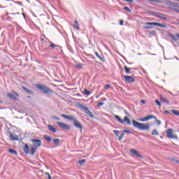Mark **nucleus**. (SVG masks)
<instances>
[{"instance_id": "nucleus-8", "label": "nucleus", "mask_w": 179, "mask_h": 179, "mask_svg": "<svg viewBox=\"0 0 179 179\" xmlns=\"http://www.w3.org/2000/svg\"><path fill=\"white\" fill-rule=\"evenodd\" d=\"M31 142L34 143V147L35 148H40L41 146V140L37 139V138H34L31 140Z\"/></svg>"}, {"instance_id": "nucleus-45", "label": "nucleus", "mask_w": 179, "mask_h": 179, "mask_svg": "<svg viewBox=\"0 0 179 179\" xmlns=\"http://www.w3.org/2000/svg\"><path fill=\"white\" fill-rule=\"evenodd\" d=\"M125 2H129V3H133L134 2V0H123Z\"/></svg>"}, {"instance_id": "nucleus-6", "label": "nucleus", "mask_w": 179, "mask_h": 179, "mask_svg": "<svg viewBox=\"0 0 179 179\" xmlns=\"http://www.w3.org/2000/svg\"><path fill=\"white\" fill-rule=\"evenodd\" d=\"M57 124L59 127V128H62V129H66V131H69L71 129V126L62 122H57Z\"/></svg>"}, {"instance_id": "nucleus-46", "label": "nucleus", "mask_w": 179, "mask_h": 179, "mask_svg": "<svg viewBox=\"0 0 179 179\" xmlns=\"http://www.w3.org/2000/svg\"><path fill=\"white\" fill-rule=\"evenodd\" d=\"M76 68H78V69H80L82 68V64H77Z\"/></svg>"}, {"instance_id": "nucleus-24", "label": "nucleus", "mask_w": 179, "mask_h": 179, "mask_svg": "<svg viewBox=\"0 0 179 179\" xmlns=\"http://www.w3.org/2000/svg\"><path fill=\"white\" fill-rule=\"evenodd\" d=\"M44 139H45L47 141V142H51V141H52V138H51L49 136H48L47 134H45L43 136Z\"/></svg>"}, {"instance_id": "nucleus-3", "label": "nucleus", "mask_w": 179, "mask_h": 179, "mask_svg": "<svg viewBox=\"0 0 179 179\" xmlns=\"http://www.w3.org/2000/svg\"><path fill=\"white\" fill-rule=\"evenodd\" d=\"M79 108L82 111H83V113H85V114H87L90 117V118H94V115H93L92 111H90V110H89V108L83 106V104H80L79 105Z\"/></svg>"}, {"instance_id": "nucleus-50", "label": "nucleus", "mask_w": 179, "mask_h": 179, "mask_svg": "<svg viewBox=\"0 0 179 179\" xmlns=\"http://www.w3.org/2000/svg\"><path fill=\"white\" fill-rule=\"evenodd\" d=\"M120 26H122L124 24V20H121L120 22Z\"/></svg>"}, {"instance_id": "nucleus-10", "label": "nucleus", "mask_w": 179, "mask_h": 179, "mask_svg": "<svg viewBox=\"0 0 179 179\" xmlns=\"http://www.w3.org/2000/svg\"><path fill=\"white\" fill-rule=\"evenodd\" d=\"M7 96L12 99V100H17V97H19V94L17 92H14V94L8 93Z\"/></svg>"}, {"instance_id": "nucleus-26", "label": "nucleus", "mask_w": 179, "mask_h": 179, "mask_svg": "<svg viewBox=\"0 0 179 179\" xmlns=\"http://www.w3.org/2000/svg\"><path fill=\"white\" fill-rule=\"evenodd\" d=\"M131 68H128L127 66H124V71H125V73L128 75L129 73H131Z\"/></svg>"}, {"instance_id": "nucleus-23", "label": "nucleus", "mask_w": 179, "mask_h": 179, "mask_svg": "<svg viewBox=\"0 0 179 179\" xmlns=\"http://www.w3.org/2000/svg\"><path fill=\"white\" fill-rule=\"evenodd\" d=\"M95 55L96 57H97V58H99V59H100V61H102V62H104V57H101L99 54V52H96Z\"/></svg>"}, {"instance_id": "nucleus-57", "label": "nucleus", "mask_w": 179, "mask_h": 179, "mask_svg": "<svg viewBox=\"0 0 179 179\" xmlns=\"http://www.w3.org/2000/svg\"><path fill=\"white\" fill-rule=\"evenodd\" d=\"M10 15H16V13H10Z\"/></svg>"}, {"instance_id": "nucleus-22", "label": "nucleus", "mask_w": 179, "mask_h": 179, "mask_svg": "<svg viewBox=\"0 0 179 179\" xmlns=\"http://www.w3.org/2000/svg\"><path fill=\"white\" fill-rule=\"evenodd\" d=\"M152 135L154 136H159V131L156 129H152Z\"/></svg>"}, {"instance_id": "nucleus-53", "label": "nucleus", "mask_w": 179, "mask_h": 179, "mask_svg": "<svg viewBox=\"0 0 179 179\" xmlns=\"http://www.w3.org/2000/svg\"><path fill=\"white\" fill-rule=\"evenodd\" d=\"M147 54H148L149 55H156V54H152L150 52H147Z\"/></svg>"}, {"instance_id": "nucleus-60", "label": "nucleus", "mask_w": 179, "mask_h": 179, "mask_svg": "<svg viewBox=\"0 0 179 179\" xmlns=\"http://www.w3.org/2000/svg\"><path fill=\"white\" fill-rule=\"evenodd\" d=\"M17 15H19V13H17Z\"/></svg>"}, {"instance_id": "nucleus-14", "label": "nucleus", "mask_w": 179, "mask_h": 179, "mask_svg": "<svg viewBox=\"0 0 179 179\" xmlns=\"http://www.w3.org/2000/svg\"><path fill=\"white\" fill-rule=\"evenodd\" d=\"M22 89L23 90H24V92H27L28 94H31V95L34 94V92L33 90H29L27 87L24 86H22Z\"/></svg>"}, {"instance_id": "nucleus-31", "label": "nucleus", "mask_w": 179, "mask_h": 179, "mask_svg": "<svg viewBox=\"0 0 179 179\" xmlns=\"http://www.w3.org/2000/svg\"><path fill=\"white\" fill-rule=\"evenodd\" d=\"M172 113L175 115H178L179 116V111L178 110H172Z\"/></svg>"}, {"instance_id": "nucleus-44", "label": "nucleus", "mask_w": 179, "mask_h": 179, "mask_svg": "<svg viewBox=\"0 0 179 179\" xmlns=\"http://www.w3.org/2000/svg\"><path fill=\"white\" fill-rule=\"evenodd\" d=\"M124 134H131V131L129 130H123Z\"/></svg>"}, {"instance_id": "nucleus-33", "label": "nucleus", "mask_w": 179, "mask_h": 179, "mask_svg": "<svg viewBox=\"0 0 179 179\" xmlns=\"http://www.w3.org/2000/svg\"><path fill=\"white\" fill-rule=\"evenodd\" d=\"M158 27H162L163 29H166V27H167V26L166 24H163L162 23H159Z\"/></svg>"}, {"instance_id": "nucleus-41", "label": "nucleus", "mask_w": 179, "mask_h": 179, "mask_svg": "<svg viewBox=\"0 0 179 179\" xmlns=\"http://www.w3.org/2000/svg\"><path fill=\"white\" fill-rule=\"evenodd\" d=\"M84 93L85 94H87V96H89V94H90V92H89V90H85Z\"/></svg>"}, {"instance_id": "nucleus-43", "label": "nucleus", "mask_w": 179, "mask_h": 179, "mask_svg": "<svg viewBox=\"0 0 179 179\" xmlns=\"http://www.w3.org/2000/svg\"><path fill=\"white\" fill-rule=\"evenodd\" d=\"M124 138V133H122L120 136H119V141H122V138Z\"/></svg>"}, {"instance_id": "nucleus-21", "label": "nucleus", "mask_w": 179, "mask_h": 179, "mask_svg": "<svg viewBox=\"0 0 179 179\" xmlns=\"http://www.w3.org/2000/svg\"><path fill=\"white\" fill-rule=\"evenodd\" d=\"M9 153H10V155H15V156H17V151L10 148L8 150Z\"/></svg>"}, {"instance_id": "nucleus-42", "label": "nucleus", "mask_w": 179, "mask_h": 179, "mask_svg": "<svg viewBox=\"0 0 179 179\" xmlns=\"http://www.w3.org/2000/svg\"><path fill=\"white\" fill-rule=\"evenodd\" d=\"M52 119L53 120H55L56 121H59L61 119L57 116H53L52 117Z\"/></svg>"}, {"instance_id": "nucleus-47", "label": "nucleus", "mask_w": 179, "mask_h": 179, "mask_svg": "<svg viewBox=\"0 0 179 179\" xmlns=\"http://www.w3.org/2000/svg\"><path fill=\"white\" fill-rule=\"evenodd\" d=\"M144 29H152V27H150V26H145Z\"/></svg>"}, {"instance_id": "nucleus-40", "label": "nucleus", "mask_w": 179, "mask_h": 179, "mask_svg": "<svg viewBox=\"0 0 179 179\" xmlns=\"http://www.w3.org/2000/svg\"><path fill=\"white\" fill-rule=\"evenodd\" d=\"M110 87H111V85H110L109 84H106L104 85V89H110Z\"/></svg>"}, {"instance_id": "nucleus-52", "label": "nucleus", "mask_w": 179, "mask_h": 179, "mask_svg": "<svg viewBox=\"0 0 179 179\" xmlns=\"http://www.w3.org/2000/svg\"><path fill=\"white\" fill-rule=\"evenodd\" d=\"M164 114H170V111H169V110H164Z\"/></svg>"}, {"instance_id": "nucleus-25", "label": "nucleus", "mask_w": 179, "mask_h": 179, "mask_svg": "<svg viewBox=\"0 0 179 179\" xmlns=\"http://www.w3.org/2000/svg\"><path fill=\"white\" fill-rule=\"evenodd\" d=\"M36 150H37V148L33 145V147L31 148V155L33 156L34 153H36Z\"/></svg>"}, {"instance_id": "nucleus-58", "label": "nucleus", "mask_w": 179, "mask_h": 179, "mask_svg": "<svg viewBox=\"0 0 179 179\" xmlns=\"http://www.w3.org/2000/svg\"><path fill=\"white\" fill-rule=\"evenodd\" d=\"M154 33H155V31H152V34H153Z\"/></svg>"}, {"instance_id": "nucleus-59", "label": "nucleus", "mask_w": 179, "mask_h": 179, "mask_svg": "<svg viewBox=\"0 0 179 179\" xmlns=\"http://www.w3.org/2000/svg\"><path fill=\"white\" fill-rule=\"evenodd\" d=\"M41 41H44V38H41Z\"/></svg>"}, {"instance_id": "nucleus-9", "label": "nucleus", "mask_w": 179, "mask_h": 179, "mask_svg": "<svg viewBox=\"0 0 179 179\" xmlns=\"http://www.w3.org/2000/svg\"><path fill=\"white\" fill-rule=\"evenodd\" d=\"M124 80L127 83H134L135 82V78L130 76H124Z\"/></svg>"}, {"instance_id": "nucleus-28", "label": "nucleus", "mask_w": 179, "mask_h": 179, "mask_svg": "<svg viewBox=\"0 0 179 179\" xmlns=\"http://www.w3.org/2000/svg\"><path fill=\"white\" fill-rule=\"evenodd\" d=\"M74 27L76 29V30H79V23L78 22L77 20L74 21Z\"/></svg>"}, {"instance_id": "nucleus-16", "label": "nucleus", "mask_w": 179, "mask_h": 179, "mask_svg": "<svg viewBox=\"0 0 179 179\" xmlns=\"http://www.w3.org/2000/svg\"><path fill=\"white\" fill-rule=\"evenodd\" d=\"M54 144L55 145L56 148H57V146H59V143H61V140L59 138H54L53 140Z\"/></svg>"}, {"instance_id": "nucleus-13", "label": "nucleus", "mask_w": 179, "mask_h": 179, "mask_svg": "<svg viewBox=\"0 0 179 179\" xmlns=\"http://www.w3.org/2000/svg\"><path fill=\"white\" fill-rule=\"evenodd\" d=\"M62 117H63V118H66V120H70V121H73V122L76 120V117L74 116H69L62 114Z\"/></svg>"}, {"instance_id": "nucleus-2", "label": "nucleus", "mask_w": 179, "mask_h": 179, "mask_svg": "<svg viewBox=\"0 0 179 179\" xmlns=\"http://www.w3.org/2000/svg\"><path fill=\"white\" fill-rule=\"evenodd\" d=\"M36 87L39 90H41V92H43V93H45V94H47L48 93L50 94H52V90L48 88V87H47L45 85L36 84Z\"/></svg>"}, {"instance_id": "nucleus-34", "label": "nucleus", "mask_w": 179, "mask_h": 179, "mask_svg": "<svg viewBox=\"0 0 179 179\" xmlns=\"http://www.w3.org/2000/svg\"><path fill=\"white\" fill-rule=\"evenodd\" d=\"M113 133H114L115 135H116L117 136H120V131H118V130H113Z\"/></svg>"}, {"instance_id": "nucleus-35", "label": "nucleus", "mask_w": 179, "mask_h": 179, "mask_svg": "<svg viewBox=\"0 0 179 179\" xmlns=\"http://www.w3.org/2000/svg\"><path fill=\"white\" fill-rule=\"evenodd\" d=\"M150 2H155V3H159L160 0H148Z\"/></svg>"}, {"instance_id": "nucleus-11", "label": "nucleus", "mask_w": 179, "mask_h": 179, "mask_svg": "<svg viewBox=\"0 0 179 179\" xmlns=\"http://www.w3.org/2000/svg\"><path fill=\"white\" fill-rule=\"evenodd\" d=\"M73 125L74 127H76V128H77L78 129H83V126L82 125V124H80V122H79V121H78L77 120H74L73 122Z\"/></svg>"}, {"instance_id": "nucleus-55", "label": "nucleus", "mask_w": 179, "mask_h": 179, "mask_svg": "<svg viewBox=\"0 0 179 179\" xmlns=\"http://www.w3.org/2000/svg\"><path fill=\"white\" fill-rule=\"evenodd\" d=\"M45 175L48 176H48H50V173L46 172V173H45Z\"/></svg>"}, {"instance_id": "nucleus-36", "label": "nucleus", "mask_w": 179, "mask_h": 179, "mask_svg": "<svg viewBox=\"0 0 179 179\" xmlns=\"http://www.w3.org/2000/svg\"><path fill=\"white\" fill-rule=\"evenodd\" d=\"M124 10H127V12H129L130 13H131V12H132V11L131 10V9H129V7H127V6H125V7L124 8Z\"/></svg>"}, {"instance_id": "nucleus-56", "label": "nucleus", "mask_w": 179, "mask_h": 179, "mask_svg": "<svg viewBox=\"0 0 179 179\" xmlns=\"http://www.w3.org/2000/svg\"><path fill=\"white\" fill-rule=\"evenodd\" d=\"M48 179H51L52 178H51V175H49L48 176Z\"/></svg>"}, {"instance_id": "nucleus-29", "label": "nucleus", "mask_w": 179, "mask_h": 179, "mask_svg": "<svg viewBox=\"0 0 179 179\" xmlns=\"http://www.w3.org/2000/svg\"><path fill=\"white\" fill-rule=\"evenodd\" d=\"M86 162V159H81L78 161V164H80V166H83V164H85Z\"/></svg>"}, {"instance_id": "nucleus-30", "label": "nucleus", "mask_w": 179, "mask_h": 179, "mask_svg": "<svg viewBox=\"0 0 179 179\" xmlns=\"http://www.w3.org/2000/svg\"><path fill=\"white\" fill-rule=\"evenodd\" d=\"M50 47H51L52 48H59V46L58 45H55V44H54L53 43H51Z\"/></svg>"}, {"instance_id": "nucleus-51", "label": "nucleus", "mask_w": 179, "mask_h": 179, "mask_svg": "<svg viewBox=\"0 0 179 179\" xmlns=\"http://www.w3.org/2000/svg\"><path fill=\"white\" fill-rule=\"evenodd\" d=\"M174 6H176V8H179V4L174 3Z\"/></svg>"}, {"instance_id": "nucleus-32", "label": "nucleus", "mask_w": 179, "mask_h": 179, "mask_svg": "<svg viewBox=\"0 0 179 179\" xmlns=\"http://www.w3.org/2000/svg\"><path fill=\"white\" fill-rule=\"evenodd\" d=\"M138 121H141V122H145L148 121V119L145 117L139 119Z\"/></svg>"}, {"instance_id": "nucleus-49", "label": "nucleus", "mask_w": 179, "mask_h": 179, "mask_svg": "<svg viewBox=\"0 0 179 179\" xmlns=\"http://www.w3.org/2000/svg\"><path fill=\"white\" fill-rule=\"evenodd\" d=\"M98 106H104V102H99V103H98Z\"/></svg>"}, {"instance_id": "nucleus-7", "label": "nucleus", "mask_w": 179, "mask_h": 179, "mask_svg": "<svg viewBox=\"0 0 179 179\" xmlns=\"http://www.w3.org/2000/svg\"><path fill=\"white\" fill-rule=\"evenodd\" d=\"M168 5H169V8L171 9L173 12H176V13H179V10L177 8L176 6H174V2L169 1Z\"/></svg>"}, {"instance_id": "nucleus-12", "label": "nucleus", "mask_w": 179, "mask_h": 179, "mask_svg": "<svg viewBox=\"0 0 179 179\" xmlns=\"http://www.w3.org/2000/svg\"><path fill=\"white\" fill-rule=\"evenodd\" d=\"M130 152L132 153L133 155H135V156H136L137 157H139L140 159H143V157L141 155L139 152H138V150L135 149L130 150Z\"/></svg>"}, {"instance_id": "nucleus-5", "label": "nucleus", "mask_w": 179, "mask_h": 179, "mask_svg": "<svg viewBox=\"0 0 179 179\" xmlns=\"http://www.w3.org/2000/svg\"><path fill=\"white\" fill-rule=\"evenodd\" d=\"M166 136L169 139H178V137L176 135L173 134V129L166 130Z\"/></svg>"}, {"instance_id": "nucleus-17", "label": "nucleus", "mask_w": 179, "mask_h": 179, "mask_svg": "<svg viewBox=\"0 0 179 179\" xmlns=\"http://www.w3.org/2000/svg\"><path fill=\"white\" fill-rule=\"evenodd\" d=\"M49 131H51V132H57V129H55V127H54V126L51 125V124H48V125Z\"/></svg>"}, {"instance_id": "nucleus-27", "label": "nucleus", "mask_w": 179, "mask_h": 179, "mask_svg": "<svg viewBox=\"0 0 179 179\" xmlns=\"http://www.w3.org/2000/svg\"><path fill=\"white\" fill-rule=\"evenodd\" d=\"M146 118H147V121H149V120H152V119L156 120V116L150 115L147 116Z\"/></svg>"}, {"instance_id": "nucleus-38", "label": "nucleus", "mask_w": 179, "mask_h": 179, "mask_svg": "<svg viewBox=\"0 0 179 179\" xmlns=\"http://www.w3.org/2000/svg\"><path fill=\"white\" fill-rule=\"evenodd\" d=\"M155 103L156 104H157V106H159V107H162V103H160V101H159V100L156 99Z\"/></svg>"}, {"instance_id": "nucleus-19", "label": "nucleus", "mask_w": 179, "mask_h": 179, "mask_svg": "<svg viewBox=\"0 0 179 179\" xmlns=\"http://www.w3.org/2000/svg\"><path fill=\"white\" fill-rule=\"evenodd\" d=\"M159 22H145V24H147V26H158L159 27Z\"/></svg>"}, {"instance_id": "nucleus-18", "label": "nucleus", "mask_w": 179, "mask_h": 179, "mask_svg": "<svg viewBox=\"0 0 179 179\" xmlns=\"http://www.w3.org/2000/svg\"><path fill=\"white\" fill-rule=\"evenodd\" d=\"M9 138L10 141H19V138L17 137H15V136L13 135L12 133L9 134Z\"/></svg>"}, {"instance_id": "nucleus-1", "label": "nucleus", "mask_w": 179, "mask_h": 179, "mask_svg": "<svg viewBox=\"0 0 179 179\" xmlns=\"http://www.w3.org/2000/svg\"><path fill=\"white\" fill-rule=\"evenodd\" d=\"M132 124L134 128H137V129H140V131H149V129H150V124L149 123H141L133 120Z\"/></svg>"}, {"instance_id": "nucleus-39", "label": "nucleus", "mask_w": 179, "mask_h": 179, "mask_svg": "<svg viewBox=\"0 0 179 179\" xmlns=\"http://www.w3.org/2000/svg\"><path fill=\"white\" fill-rule=\"evenodd\" d=\"M156 122L157 123V125H160L162 124V121L157 120V117H156V119H155Z\"/></svg>"}, {"instance_id": "nucleus-37", "label": "nucleus", "mask_w": 179, "mask_h": 179, "mask_svg": "<svg viewBox=\"0 0 179 179\" xmlns=\"http://www.w3.org/2000/svg\"><path fill=\"white\" fill-rule=\"evenodd\" d=\"M171 38L173 40V41H175V43H177L178 41V38H176V36H172Z\"/></svg>"}, {"instance_id": "nucleus-15", "label": "nucleus", "mask_w": 179, "mask_h": 179, "mask_svg": "<svg viewBox=\"0 0 179 179\" xmlns=\"http://www.w3.org/2000/svg\"><path fill=\"white\" fill-rule=\"evenodd\" d=\"M159 99H160L161 101H163V103H166V104L170 103V101H168L167 98H164L162 95L159 96Z\"/></svg>"}, {"instance_id": "nucleus-61", "label": "nucleus", "mask_w": 179, "mask_h": 179, "mask_svg": "<svg viewBox=\"0 0 179 179\" xmlns=\"http://www.w3.org/2000/svg\"><path fill=\"white\" fill-rule=\"evenodd\" d=\"M178 2H179V0H178Z\"/></svg>"}, {"instance_id": "nucleus-20", "label": "nucleus", "mask_w": 179, "mask_h": 179, "mask_svg": "<svg viewBox=\"0 0 179 179\" xmlns=\"http://www.w3.org/2000/svg\"><path fill=\"white\" fill-rule=\"evenodd\" d=\"M23 150L26 155H29V145L26 144L23 148Z\"/></svg>"}, {"instance_id": "nucleus-4", "label": "nucleus", "mask_w": 179, "mask_h": 179, "mask_svg": "<svg viewBox=\"0 0 179 179\" xmlns=\"http://www.w3.org/2000/svg\"><path fill=\"white\" fill-rule=\"evenodd\" d=\"M115 118L118 120L120 124H124V122H127L129 125H131V120H129V117L128 116H124V120L121 119V117L117 115H115Z\"/></svg>"}, {"instance_id": "nucleus-54", "label": "nucleus", "mask_w": 179, "mask_h": 179, "mask_svg": "<svg viewBox=\"0 0 179 179\" xmlns=\"http://www.w3.org/2000/svg\"><path fill=\"white\" fill-rule=\"evenodd\" d=\"M22 16L24 17V19H26V14H24V13H22Z\"/></svg>"}, {"instance_id": "nucleus-48", "label": "nucleus", "mask_w": 179, "mask_h": 179, "mask_svg": "<svg viewBox=\"0 0 179 179\" xmlns=\"http://www.w3.org/2000/svg\"><path fill=\"white\" fill-rule=\"evenodd\" d=\"M141 103H142V104H146V100H141Z\"/></svg>"}]
</instances>
